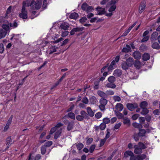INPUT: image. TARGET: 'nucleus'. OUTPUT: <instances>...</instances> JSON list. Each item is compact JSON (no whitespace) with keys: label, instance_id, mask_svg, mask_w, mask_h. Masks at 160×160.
<instances>
[{"label":"nucleus","instance_id":"f257e3e1","mask_svg":"<svg viewBox=\"0 0 160 160\" xmlns=\"http://www.w3.org/2000/svg\"><path fill=\"white\" fill-rule=\"evenodd\" d=\"M63 125V124L61 123H59L54 127L52 128L51 129L50 132V134H52L56 131L55 132L54 137V138L55 139L58 138L60 135L62 129L60 127Z\"/></svg>","mask_w":160,"mask_h":160},{"label":"nucleus","instance_id":"f03ea898","mask_svg":"<svg viewBox=\"0 0 160 160\" xmlns=\"http://www.w3.org/2000/svg\"><path fill=\"white\" fill-rule=\"evenodd\" d=\"M18 24L17 22L14 21L13 23H8V24H4L2 25V29H3L4 31H6V32H8L9 31L10 27L15 28L17 27Z\"/></svg>","mask_w":160,"mask_h":160},{"label":"nucleus","instance_id":"7ed1b4c3","mask_svg":"<svg viewBox=\"0 0 160 160\" xmlns=\"http://www.w3.org/2000/svg\"><path fill=\"white\" fill-rule=\"evenodd\" d=\"M42 0H37L36 2L32 1L30 5L32 9H39L41 7Z\"/></svg>","mask_w":160,"mask_h":160},{"label":"nucleus","instance_id":"20e7f679","mask_svg":"<svg viewBox=\"0 0 160 160\" xmlns=\"http://www.w3.org/2000/svg\"><path fill=\"white\" fill-rule=\"evenodd\" d=\"M24 2H23V4H24ZM27 14V11L25 9L24 5L23 4L21 12L19 14V16L23 19H26L28 18Z\"/></svg>","mask_w":160,"mask_h":160},{"label":"nucleus","instance_id":"39448f33","mask_svg":"<svg viewBox=\"0 0 160 160\" xmlns=\"http://www.w3.org/2000/svg\"><path fill=\"white\" fill-rule=\"evenodd\" d=\"M116 2L117 1L115 0H112L109 2L108 5L110 6V7L108 10L109 12H112L115 10L116 7L115 4Z\"/></svg>","mask_w":160,"mask_h":160},{"label":"nucleus","instance_id":"423d86ee","mask_svg":"<svg viewBox=\"0 0 160 160\" xmlns=\"http://www.w3.org/2000/svg\"><path fill=\"white\" fill-rule=\"evenodd\" d=\"M126 106L128 109L131 111H133L135 108H137L138 107V104L136 103H128L127 104Z\"/></svg>","mask_w":160,"mask_h":160},{"label":"nucleus","instance_id":"0eeeda50","mask_svg":"<svg viewBox=\"0 0 160 160\" xmlns=\"http://www.w3.org/2000/svg\"><path fill=\"white\" fill-rule=\"evenodd\" d=\"M123 108V105L121 103H118L116 105L114 111L115 112H118L122 111Z\"/></svg>","mask_w":160,"mask_h":160},{"label":"nucleus","instance_id":"6e6552de","mask_svg":"<svg viewBox=\"0 0 160 160\" xmlns=\"http://www.w3.org/2000/svg\"><path fill=\"white\" fill-rule=\"evenodd\" d=\"M83 28H84L82 27L74 28L70 31V35H73L76 32L82 31L83 30Z\"/></svg>","mask_w":160,"mask_h":160},{"label":"nucleus","instance_id":"1a4fd4ad","mask_svg":"<svg viewBox=\"0 0 160 160\" xmlns=\"http://www.w3.org/2000/svg\"><path fill=\"white\" fill-rule=\"evenodd\" d=\"M96 10L98 12L96 14L97 15H102L105 13V9L99 7H98L96 8Z\"/></svg>","mask_w":160,"mask_h":160},{"label":"nucleus","instance_id":"9d476101","mask_svg":"<svg viewBox=\"0 0 160 160\" xmlns=\"http://www.w3.org/2000/svg\"><path fill=\"white\" fill-rule=\"evenodd\" d=\"M158 35V33L157 32H154L152 34L150 40L152 43H153L157 40V38Z\"/></svg>","mask_w":160,"mask_h":160},{"label":"nucleus","instance_id":"9b49d317","mask_svg":"<svg viewBox=\"0 0 160 160\" xmlns=\"http://www.w3.org/2000/svg\"><path fill=\"white\" fill-rule=\"evenodd\" d=\"M137 22L134 23L132 26L129 27L128 30H126L125 32L122 34V37L126 36L129 33L131 30L133 28V27L136 25Z\"/></svg>","mask_w":160,"mask_h":160},{"label":"nucleus","instance_id":"f8f14e48","mask_svg":"<svg viewBox=\"0 0 160 160\" xmlns=\"http://www.w3.org/2000/svg\"><path fill=\"white\" fill-rule=\"evenodd\" d=\"M69 26V24L68 23L65 22L62 23L60 25L61 28L64 30H68Z\"/></svg>","mask_w":160,"mask_h":160},{"label":"nucleus","instance_id":"ddd939ff","mask_svg":"<svg viewBox=\"0 0 160 160\" xmlns=\"http://www.w3.org/2000/svg\"><path fill=\"white\" fill-rule=\"evenodd\" d=\"M134 148H135L134 152L136 154H139L142 152V149L137 145H134Z\"/></svg>","mask_w":160,"mask_h":160},{"label":"nucleus","instance_id":"4468645a","mask_svg":"<svg viewBox=\"0 0 160 160\" xmlns=\"http://www.w3.org/2000/svg\"><path fill=\"white\" fill-rule=\"evenodd\" d=\"M125 62L129 67L132 66L134 64L133 59L132 58H129L127 59Z\"/></svg>","mask_w":160,"mask_h":160},{"label":"nucleus","instance_id":"2eb2a0df","mask_svg":"<svg viewBox=\"0 0 160 160\" xmlns=\"http://www.w3.org/2000/svg\"><path fill=\"white\" fill-rule=\"evenodd\" d=\"M133 56L137 59H139L141 58V54L139 51H135L133 53Z\"/></svg>","mask_w":160,"mask_h":160},{"label":"nucleus","instance_id":"dca6fc26","mask_svg":"<svg viewBox=\"0 0 160 160\" xmlns=\"http://www.w3.org/2000/svg\"><path fill=\"white\" fill-rule=\"evenodd\" d=\"M122 71L121 70L117 69L115 70L113 72V75L116 77H120L122 74Z\"/></svg>","mask_w":160,"mask_h":160},{"label":"nucleus","instance_id":"f3484780","mask_svg":"<svg viewBox=\"0 0 160 160\" xmlns=\"http://www.w3.org/2000/svg\"><path fill=\"white\" fill-rule=\"evenodd\" d=\"M116 68L115 61L113 60L111 62L110 65L108 68V71H112Z\"/></svg>","mask_w":160,"mask_h":160},{"label":"nucleus","instance_id":"a211bd4d","mask_svg":"<svg viewBox=\"0 0 160 160\" xmlns=\"http://www.w3.org/2000/svg\"><path fill=\"white\" fill-rule=\"evenodd\" d=\"M12 143L13 142L11 140V137H8L6 139V145L7 146L6 149H8L9 148Z\"/></svg>","mask_w":160,"mask_h":160},{"label":"nucleus","instance_id":"6ab92c4d","mask_svg":"<svg viewBox=\"0 0 160 160\" xmlns=\"http://www.w3.org/2000/svg\"><path fill=\"white\" fill-rule=\"evenodd\" d=\"M90 102L91 104H94L98 102V100L96 98L92 96L89 99Z\"/></svg>","mask_w":160,"mask_h":160},{"label":"nucleus","instance_id":"aec40b11","mask_svg":"<svg viewBox=\"0 0 160 160\" xmlns=\"http://www.w3.org/2000/svg\"><path fill=\"white\" fill-rule=\"evenodd\" d=\"M97 93L99 96L102 97V98H107V95L106 93H105L102 91H98L97 92Z\"/></svg>","mask_w":160,"mask_h":160},{"label":"nucleus","instance_id":"412c9836","mask_svg":"<svg viewBox=\"0 0 160 160\" xmlns=\"http://www.w3.org/2000/svg\"><path fill=\"white\" fill-rule=\"evenodd\" d=\"M58 49V47L55 46H51L49 48V54H51L54 52H55L57 51V50Z\"/></svg>","mask_w":160,"mask_h":160},{"label":"nucleus","instance_id":"4be33fe9","mask_svg":"<svg viewBox=\"0 0 160 160\" xmlns=\"http://www.w3.org/2000/svg\"><path fill=\"white\" fill-rule=\"evenodd\" d=\"M132 156H133V153L131 151H128L124 152V156L125 158H128L129 157H131Z\"/></svg>","mask_w":160,"mask_h":160},{"label":"nucleus","instance_id":"5701e85b","mask_svg":"<svg viewBox=\"0 0 160 160\" xmlns=\"http://www.w3.org/2000/svg\"><path fill=\"white\" fill-rule=\"evenodd\" d=\"M87 112L88 115L91 117H92L94 115V113L92 110L91 108L90 107H88L87 108Z\"/></svg>","mask_w":160,"mask_h":160},{"label":"nucleus","instance_id":"b1692460","mask_svg":"<svg viewBox=\"0 0 160 160\" xmlns=\"http://www.w3.org/2000/svg\"><path fill=\"white\" fill-rule=\"evenodd\" d=\"M146 6L144 3H141L139 7V12L140 13H142L144 10Z\"/></svg>","mask_w":160,"mask_h":160},{"label":"nucleus","instance_id":"393cba45","mask_svg":"<svg viewBox=\"0 0 160 160\" xmlns=\"http://www.w3.org/2000/svg\"><path fill=\"white\" fill-rule=\"evenodd\" d=\"M7 33L6 31H4L3 29H0V39L4 38Z\"/></svg>","mask_w":160,"mask_h":160},{"label":"nucleus","instance_id":"a878e982","mask_svg":"<svg viewBox=\"0 0 160 160\" xmlns=\"http://www.w3.org/2000/svg\"><path fill=\"white\" fill-rule=\"evenodd\" d=\"M134 64V66L137 69H139L142 66V64L139 61H135Z\"/></svg>","mask_w":160,"mask_h":160},{"label":"nucleus","instance_id":"bb28decb","mask_svg":"<svg viewBox=\"0 0 160 160\" xmlns=\"http://www.w3.org/2000/svg\"><path fill=\"white\" fill-rule=\"evenodd\" d=\"M152 43V47L153 48L157 50L160 49V46L158 43L153 42Z\"/></svg>","mask_w":160,"mask_h":160},{"label":"nucleus","instance_id":"cd10ccee","mask_svg":"<svg viewBox=\"0 0 160 160\" xmlns=\"http://www.w3.org/2000/svg\"><path fill=\"white\" fill-rule=\"evenodd\" d=\"M74 124L73 122H68V126L67 127V129L68 131H70L71 130Z\"/></svg>","mask_w":160,"mask_h":160},{"label":"nucleus","instance_id":"c85d7f7f","mask_svg":"<svg viewBox=\"0 0 160 160\" xmlns=\"http://www.w3.org/2000/svg\"><path fill=\"white\" fill-rule=\"evenodd\" d=\"M131 49L130 46L128 45H127L126 47L123 48L122 51L123 52H129Z\"/></svg>","mask_w":160,"mask_h":160},{"label":"nucleus","instance_id":"c756f323","mask_svg":"<svg viewBox=\"0 0 160 160\" xmlns=\"http://www.w3.org/2000/svg\"><path fill=\"white\" fill-rule=\"evenodd\" d=\"M122 68L123 70H126L128 69L129 67V66H128V64L125 61H124L122 63Z\"/></svg>","mask_w":160,"mask_h":160},{"label":"nucleus","instance_id":"7c9ffc66","mask_svg":"<svg viewBox=\"0 0 160 160\" xmlns=\"http://www.w3.org/2000/svg\"><path fill=\"white\" fill-rule=\"evenodd\" d=\"M76 145L77 149L79 151H80L84 147L83 144L80 142L76 144Z\"/></svg>","mask_w":160,"mask_h":160},{"label":"nucleus","instance_id":"2f4dec72","mask_svg":"<svg viewBox=\"0 0 160 160\" xmlns=\"http://www.w3.org/2000/svg\"><path fill=\"white\" fill-rule=\"evenodd\" d=\"M146 132L144 129H141L139 130V132L138 134V135L140 137H143L145 136Z\"/></svg>","mask_w":160,"mask_h":160},{"label":"nucleus","instance_id":"473e14b6","mask_svg":"<svg viewBox=\"0 0 160 160\" xmlns=\"http://www.w3.org/2000/svg\"><path fill=\"white\" fill-rule=\"evenodd\" d=\"M78 16V13L76 12H73L70 14V18L71 19H76Z\"/></svg>","mask_w":160,"mask_h":160},{"label":"nucleus","instance_id":"72a5a7b5","mask_svg":"<svg viewBox=\"0 0 160 160\" xmlns=\"http://www.w3.org/2000/svg\"><path fill=\"white\" fill-rule=\"evenodd\" d=\"M150 58V55L147 53H144L142 56V59L144 61H147Z\"/></svg>","mask_w":160,"mask_h":160},{"label":"nucleus","instance_id":"f704fd0d","mask_svg":"<svg viewBox=\"0 0 160 160\" xmlns=\"http://www.w3.org/2000/svg\"><path fill=\"white\" fill-rule=\"evenodd\" d=\"M148 105V102L146 101H143L141 102L140 106L141 108H146Z\"/></svg>","mask_w":160,"mask_h":160},{"label":"nucleus","instance_id":"c9c22d12","mask_svg":"<svg viewBox=\"0 0 160 160\" xmlns=\"http://www.w3.org/2000/svg\"><path fill=\"white\" fill-rule=\"evenodd\" d=\"M146 158V155L145 154H141L138 155L136 157V160H142Z\"/></svg>","mask_w":160,"mask_h":160},{"label":"nucleus","instance_id":"e433bc0d","mask_svg":"<svg viewBox=\"0 0 160 160\" xmlns=\"http://www.w3.org/2000/svg\"><path fill=\"white\" fill-rule=\"evenodd\" d=\"M107 100L104 98H102L100 100V104L106 105L107 103Z\"/></svg>","mask_w":160,"mask_h":160},{"label":"nucleus","instance_id":"4c0bfd02","mask_svg":"<svg viewBox=\"0 0 160 160\" xmlns=\"http://www.w3.org/2000/svg\"><path fill=\"white\" fill-rule=\"evenodd\" d=\"M132 125L135 128H142V125L137 122L133 123H132Z\"/></svg>","mask_w":160,"mask_h":160},{"label":"nucleus","instance_id":"58836bf2","mask_svg":"<svg viewBox=\"0 0 160 160\" xmlns=\"http://www.w3.org/2000/svg\"><path fill=\"white\" fill-rule=\"evenodd\" d=\"M142 108V111L141 112V113L142 114L145 115L148 113L149 110L147 108Z\"/></svg>","mask_w":160,"mask_h":160},{"label":"nucleus","instance_id":"ea45409f","mask_svg":"<svg viewBox=\"0 0 160 160\" xmlns=\"http://www.w3.org/2000/svg\"><path fill=\"white\" fill-rule=\"evenodd\" d=\"M106 87L108 88H114L116 87V85L114 83H108L106 85Z\"/></svg>","mask_w":160,"mask_h":160},{"label":"nucleus","instance_id":"a19ab883","mask_svg":"<svg viewBox=\"0 0 160 160\" xmlns=\"http://www.w3.org/2000/svg\"><path fill=\"white\" fill-rule=\"evenodd\" d=\"M68 117L71 119L73 120L75 119V115L72 112H69L68 113Z\"/></svg>","mask_w":160,"mask_h":160},{"label":"nucleus","instance_id":"79ce46f5","mask_svg":"<svg viewBox=\"0 0 160 160\" xmlns=\"http://www.w3.org/2000/svg\"><path fill=\"white\" fill-rule=\"evenodd\" d=\"M41 153L42 154H44L46 152V147L45 146H42L41 148Z\"/></svg>","mask_w":160,"mask_h":160},{"label":"nucleus","instance_id":"37998d69","mask_svg":"<svg viewBox=\"0 0 160 160\" xmlns=\"http://www.w3.org/2000/svg\"><path fill=\"white\" fill-rule=\"evenodd\" d=\"M113 99L115 102H120L121 100L120 97L118 96H114L113 97Z\"/></svg>","mask_w":160,"mask_h":160},{"label":"nucleus","instance_id":"c03bdc74","mask_svg":"<svg viewBox=\"0 0 160 160\" xmlns=\"http://www.w3.org/2000/svg\"><path fill=\"white\" fill-rule=\"evenodd\" d=\"M108 81L111 83H113L115 81V78L113 76H111L108 78Z\"/></svg>","mask_w":160,"mask_h":160},{"label":"nucleus","instance_id":"a18cd8bd","mask_svg":"<svg viewBox=\"0 0 160 160\" xmlns=\"http://www.w3.org/2000/svg\"><path fill=\"white\" fill-rule=\"evenodd\" d=\"M103 123L105 124H108L110 122V120L109 118H104L103 119Z\"/></svg>","mask_w":160,"mask_h":160},{"label":"nucleus","instance_id":"49530a36","mask_svg":"<svg viewBox=\"0 0 160 160\" xmlns=\"http://www.w3.org/2000/svg\"><path fill=\"white\" fill-rule=\"evenodd\" d=\"M80 115L85 118L87 117V114L85 111L82 110L80 112Z\"/></svg>","mask_w":160,"mask_h":160},{"label":"nucleus","instance_id":"de8ad7c7","mask_svg":"<svg viewBox=\"0 0 160 160\" xmlns=\"http://www.w3.org/2000/svg\"><path fill=\"white\" fill-rule=\"evenodd\" d=\"M88 5L86 3H83L82 5V8L84 11H86Z\"/></svg>","mask_w":160,"mask_h":160},{"label":"nucleus","instance_id":"09e8293b","mask_svg":"<svg viewBox=\"0 0 160 160\" xmlns=\"http://www.w3.org/2000/svg\"><path fill=\"white\" fill-rule=\"evenodd\" d=\"M52 144V142L51 141H49L46 142L44 146H45L46 147H50Z\"/></svg>","mask_w":160,"mask_h":160},{"label":"nucleus","instance_id":"8fccbe9b","mask_svg":"<svg viewBox=\"0 0 160 160\" xmlns=\"http://www.w3.org/2000/svg\"><path fill=\"white\" fill-rule=\"evenodd\" d=\"M12 118H13V115H12L11 116V117L9 118V119L8 120V121L7 122V123L6 125H8L9 126L11 124L12 122Z\"/></svg>","mask_w":160,"mask_h":160},{"label":"nucleus","instance_id":"3c124183","mask_svg":"<svg viewBox=\"0 0 160 160\" xmlns=\"http://www.w3.org/2000/svg\"><path fill=\"white\" fill-rule=\"evenodd\" d=\"M12 118H13V115H12L11 116V117L9 118V119L8 120V121L7 122V123L6 125H8L9 126L11 124L12 122Z\"/></svg>","mask_w":160,"mask_h":160},{"label":"nucleus","instance_id":"603ef678","mask_svg":"<svg viewBox=\"0 0 160 160\" xmlns=\"http://www.w3.org/2000/svg\"><path fill=\"white\" fill-rule=\"evenodd\" d=\"M100 128V130H104L106 127V124L103 123H102L100 125H99Z\"/></svg>","mask_w":160,"mask_h":160},{"label":"nucleus","instance_id":"864d4df0","mask_svg":"<svg viewBox=\"0 0 160 160\" xmlns=\"http://www.w3.org/2000/svg\"><path fill=\"white\" fill-rule=\"evenodd\" d=\"M138 147L141 148L142 149H144L146 148V147L145 145L142 143L139 142Z\"/></svg>","mask_w":160,"mask_h":160},{"label":"nucleus","instance_id":"5fc2aeb1","mask_svg":"<svg viewBox=\"0 0 160 160\" xmlns=\"http://www.w3.org/2000/svg\"><path fill=\"white\" fill-rule=\"evenodd\" d=\"M76 118L78 121H82L84 118L80 115H78L76 116Z\"/></svg>","mask_w":160,"mask_h":160},{"label":"nucleus","instance_id":"6e6d98bb","mask_svg":"<svg viewBox=\"0 0 160 160\" xmlns=\"http://www.w3.org/2000/svg\"><path fill=\"white\" fill-rule=\"evenodd\" d=\"M82 102L85 104H87L88 103V98L85 97L82 98Z\"/></svg>","mask_w":160,"mask_h":160},{"label":"nucleus","instance_id":"4d7b16f0","mask_svg":"<svg viewBox=\"0 0 160 160\" xmlns=\"http://www.w3.org/2000/svg\"><path fill=\"white\" fill-rule=\"evenodd\" d=\"M95 148V146L94 145H92L89 148V152L92 153L94 151Z\"/></svg>","mask_w":160,"mask_h":160},{"label":"nucleus","instance_id":"13d9d810","mask_svg":"<svg viewBox=\"0 0 160 160\" xmlns=\"http://www.w3.org/2000/svg\"><path fill=\"white\" fill-rule=\"evenodd\" d=\"M106 93L107 96L112 95L114 94V92L112 90H107L106 91Z\"/></svg>","mask_w":160,"mask_h":160},{"label":"nucleus","instance_id":"bf43d9fd","mask_svg":"<svg viewBox=\"0 0 160 160\" xmlns=\"http://www.w3.org/2000/svg\"><path fill=\"white\" fill-rule=\"evenodd\" d=\"M102 116V114L101 112H97L95 115V117L97 118H100Z\"/></svg>","mask_w":160,"mask_h":160},{"label":"nucleus","instance_id":"052dcab7","mask_svg":"<svg viewBox=\"0 0 160 160\" xmlns=\"http://www.w3.org/2000/svg\"><path fill=\"white\" fill-rule=\"evenodd\" d=\"M144 38L141 40L142 42H146L148 40L149 38V37L148 36L143 37Z\"/></svg>","mask_w":160,"mask_h":160},{"label":"nucleus","instance_id":"680f3d73","mask_svg":"<svg viewBox=\"0 0 160 160\" xmlns=\"http://www.w3.org/2000/svg\"><path fill=\"white\" fill-rule=\"evenodd\" d=\"M122 124V123L121 122H119L118 123L116 124L115 125L114 128V129H118L121 126V125Z\"/></svg>","mask_w":160,"mask_h":160},{"label":"nucleus","instance_id":"e2e57ef3","mask_svg":"<svg viewBox=\"0 0 160 160\" xmlns=\"http://www.w3.org/2000/svg\"><path fill=\"white\" fill-rule=\"evenodd\" d=\"M139 120L140 122L141 123V124H143V122L145 121V119L144 118L142 117H140L139 118Z\"/></svg>","mask_w":160,"mask_h":160},{"label":"nucleus","instance_id":"0e129e2a","mask_svg":"<svg viewBox=\"0 0 160 160\" xmlns=\"http://www.w3.org/2000/svg\"><path fill=\"white\" fill-rule=\"evenodd\" d=\"M93 10V7H92V6H88L86 11H87V12H88L92 11Z\"/></svg>","mask_w":160,"mask_h":160},{"label":"nucleus","instance_id":"69168bd1","mask_svg":"<svg viewBox=\"0 0 160 160\" xmlns=\"http://www.w3.org/2000/svg\"><path fill=\"white\" fill-rule=\"evenodd\" d=\"M139 117V115L138 114H136L133 115L132 117V118L133 120H136L138 119Z\"/></svg>","mask_w":160,"mask_h":160},{"label":"nucleus","instance_id":"338daca9","mask_svg":"<svg viewBox=\"0 0 160 160\" xmlns=\"http://www.w3.org/2000/svg\"><path fill=\"white\" fill-rule=\"evenodd\" d=\"M130 121L128 118H126L124 119L123 121V123L125 124H129L130 123Z\"/></svg>","mask_w":160,"mask_h":160},{"label":"nucleus","instance_id":"774afa93","mask_svg":"<svg viewBox=\"0 0 160 160\" xmlns=\"http://www.w3.org/2000/svg\"><path fill=\"white\" fill-rule=\"evenodd\" d=\"M69 33V32L68 31H65L63 32L61 34V36L62 37H65L67 36Z\"/></svg>","mask_w":160,"mask_h":160}]
</instances>
